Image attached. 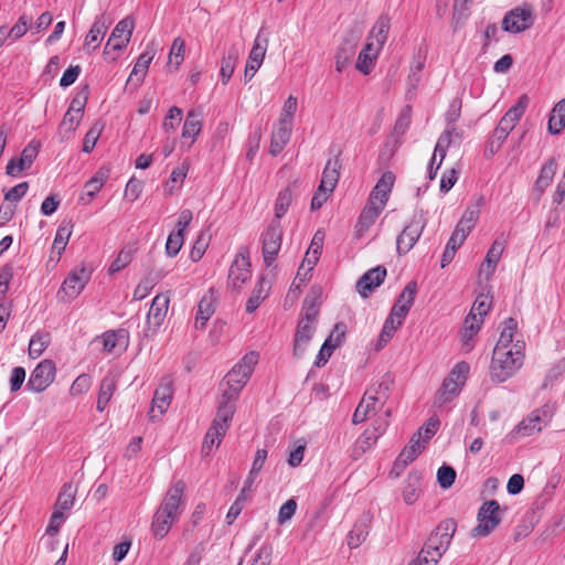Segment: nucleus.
Instances as JSON below:
<instances>
[{
    "mask_svg": "<svg viewBox=\"0 0 565 565\" xmlns=\"http://www.w3.org/2000/svg\"><path fill=\"white\" fill-rule=\"evenodd\" d=\"M386 277V268L383 266H376L367 270L356 282L358 291L361 296L367 297V295L379 287Z\"/></svg>",
    "mask_w": 565,
    "mask_h": 565,
    "instance_id": "7c9ffc66",
    "label": "nucleus"
},
{
    "mask_svg": "<svg viewBox=\"0 0 565 565\" xmlns=\"http://www.w3.org/2000/svg\"><path fill=\"white\" fill-rule=\"evenodd\" d=\"M316 236L317 235L313 236L311 245L309 246L294 279L292 286H295L296 289H301L312 278V271L318 264V245H316L315 242Z\"/></svg>",
    "mask_w": 565,
    "mask_h": 565,
    "instance_id": "6ab92c4d",
    "label": "nucleus"
},
{
    "mask_svg": "<svg viewBox=\"0 0 565 565\" xmlns=\"http://www.w3.org/2000/svg\"><path fill=\"white\" fill-rule=\"evenodd\" d=\"M92 386V377L88 374L78 375L70 387V395L72 397H77L86 394Z\"/></svg>",
    "mask_w": 565,
    "mask_h": 565,
    "instance_id": "774afa93",
    "label": "nucleus"
},
{
    "mask_svg": "<svg viewBox=\"0 0 565 565\" xmlns=\"http://www.w3.org/2000/svg\"><path fill=\"white\" fill-rule=\"evenodd\" d=\"M102 342L105 352H121L128 345V334L124 330L108 331L103 334Z\"/></svg>",
    "mask_w": 565,
    "mask_h": 565,
    "instance_id": "58836bf2",
    "label": "nucleus"
},
{
    "mask_svg": "<svg viewBox=\"0 0 565 565\" xmlns=\"http://www.w3.org/2000/svg\"><path fill=\"white\" fill-rule=\"evenodd\" d=\"M551 420V415L546 409L539 408L531 412L518 426L511 431L513 438L530 437L539 434Z\"/></svg>",
    "mask_w": 565,
    "mask_h": 565,
    "instance_id": "9b49d317",
    "label": "nucleus"
},
{
    "mask_svg": "<svg viewBox=\"0 0 565 565\" xmlns=\"http://www.w3.org/2000/svg\"><path fill=\"white\" fill-rule=\"evenodd\" d=\"M182 120L181 108L173 106L169 109L163 124L162 129L167 135L173 134Z\"/></svg>",
    "mask_w": 565,
    "mask_h": 565,
    "instance_id": "69168bd1",
    "label": "nucleus"
},
{
    "mask_svg": "<svg viewBox=\"0 0 565 565\" xmlns=\"http://www.w3.org/2000/svg\"><path fill=\"white\" fill-rule=\"evenodd\" d=\"M318 294L311 290L305 298L294 343V353L301 356L313 339L318 324Z\"/></svg>",
    "mask_w": 565,
    "mask_h": 565,
    "instance_id": "7ed1b4c3",
    "label": "nucleus"
},
{
    "mask_svg": "<svg viewBox=\"0 0 565 565\" xmlns=\"http://www.w3.org/2000/svg\"><path fill=\"white\" fill-rule=\"evenodd\" d=\"M268 43V34L266 33L265 29L262 28L254 40L253 47L246 62L244 74L245 82L250 81L258 68L262 66L267 52Z\"/></svg>",
    "mask_w": 565,
    "mask_h": 565,
    "instance_id": "f8f14e48",
    "label": "nucleus"
},
{
    "mask_svg": "<svg viewBox=\"0 0 565 565\" xmlns=\"http://www.w3.org/2000/svg\"><path fill=\"white\" fill-rule=\"evenodd\" d=\"M483 319L468 315L460 331V348L463 353H469L476 344V337L481 329Z\"/></svg>",
    "mask_w": 565,
    "mask_h": 565,
    "instance_id": "5701e85b",
    "label": "nucleus"
},
{
    "mask_svg": "<svg viewBox=\"0 0 565 565\" xmlns=\"http://www.w3.org/2000/svg\"><path fill=\"white\" fill-rule=\"evenodd\" d=\"M518 322L513 318L504 320L499 340L494 349L514 350L516 344H522V351H525V342L522 339H515Z\"/></svg>",
    "mask_w": 565,
    "mask_h": 565,
    "instance_id": "473e14b6",
    "label": "nucleus"
},
{
    "mask_svg": "<svg viewBox=\"0 0 565 565\" xmlns=\"http://www.w3.org/2000/svg\"><path fill=\"white\" fill-rule=\"evenodd\" d=\"M185 42L182 38L178 36L173 40L170 52L168 65H173L178 68L184 60Z\"/></svg>",
    "mask_w": 565,
    "mask_h": 565,
    "instance_id": "680f3d73",
    "label": "nucleus"
},
{
    "mask_svg": "<svg viewBox=\"0 0 565 565\" xmlns=\"http://www.w3.org/2000/svg\"><path fill=\"white\" fill-rule=\"evenodd\" d=\"M530 99L527 95H522L518 103L513 105L505 115L499 121V127H502L508 132H511L515 125L519 122L521 117L523 116L525 109L527 108Z\"/></svg>",
    "mask_w": 565,
    "mask_h": 565,
    "instance_id": "f704fd0d",
    "label": "nucleus"
},
{
    "mask_svg": "<svg viewBox=\"0 0 565 565\" xmlns=\"http://www.w3.org/2000/svg\"><path fill=\"white\" fill-rule=\"evenodd\" d=\"M390 29V17L387 14L380 15L370 30L366 43H372L373 47L381 52L388 39Z\"/></svg>",
    "mask_w": 565,
    "mask_h": 565,
    "instance_id": "2f4dec72",
    "label": "nucleus"
},
{
    "mask_svg": "<svg viewBox=\"0 0 565 565\" xmlns=\"http://www.w3.org/2000/svg\"><path fill=\"white\" fill-rule=\"evenodd\" d=\"M172 386L170 383H161L154 391L149 411L150 420L159 419L170 406L172 399Z\"/></svg>",
    "mask_w": 565,
    "mask_h": 565,
    "instance_id": "4be33fe9",
    "label": "nucleus"
},
{
    "mask_svg": "<svg viewBox=\"0 0 565 565\" xmlns=\"http://www.w3.org/2000/svg\"><path fill=\"white\" fill-rule=\"evenodd\" d=\"M231 394L222 392L221 399L217 406L216 417L213 423L220 424L227 431L230 423L235 413V402L238 397H230Z\"/></svg>",
    "mask_w": 565,
    "mask_h": 565,
    "instance_id": "c9c22d12",
    "label": "nucleus"
},
{
    "mask_svg": "<svg viewBox=\"0 0 565 565\" xmlns=\"http://www.w3.org/2000/svg\"><path fill=\"white\" fill-rule=\"evenodd\" d=\"M367 533V525L365 522L355 523L347 537L349 547H359L365 541Z\"/></svg>",
    "mask_w": 565,
    "mask_h": 565,
    "instance_id": "052dcab7",
    "label": "nucleus"
},
{
    "mask_svg": "<svg viewBox=\"0 0 565 565\" xmlns=\"http://www.w3.org/2000/svg\"><path fill=\"white\" fill-rule=\"evenodd\" d=\"M119 374L118 372H109L100 382L96 408L103 412L109 403L111 396L117 388Z\"/></svg>",
    "mask_w": 565,
    "mask_h": 565,
    "instance_id": "4c0bfd02",
    "label": "nucleus"
},
{
    "mask_svg": "<svg viewBox=\"0 0 565 565\" xmlns=\"http://www.w3.org/2000/svg\"><path fill=\"white\" fill-rule=\"evenodd\" d=\"M185 483L178 480L168 490L153 518L152 531L156 537L163 539L172 524L179 519Z\"/></svg>",
    "mask_w": 565,
    "mask_h": 565,
    "instance_id": "f03ea898",
    "label": "nucleus"
},
{
    "mask_svg": "<svg viewBox=\"0 0 565 565\" xmlns=\"http://www.w3.org/2000/svg\"><path fill=\"white\" fill-rule=\"evenodd\" d=\"M426 224L427 217L425 212L423 210L416 211L409 223L397 236L396 248L398 254H406L414 247L423 234Z\"/></svg>",
    "mask_w": 565,
    "mask_h": 565,
    "instance_id": "6e6552de",
    "label": "nucleus"
},
{
    "mask_svg": "<svg viewBox=\"0 0 565 565\" xmlns=\"http://www.w3.org/2000/svg\"><path fill=\"white\" fill-rule=\"evenodd\" d=\"M470 372L469 363L458 362L444 380L435 397V405L443 407L454 401L461 392Z\"/></svg>",
    "mask_w": 565,
    "mask_h": 565,
    "instance_id": "423d86ee",
    "label": "nucleus"
},
{
    "mask_svg": "<svg viewBox=\"0 0 565 565\" xmlns=\"http://www.w3.org/2000/svg\"><path fill=\"white\" fill-rule=\"evenodd\" d=\"M110 23H111V21L104 14L96 18V20L94 21V23L90 26V30L88 31V33L85 36L84 50L87 53L95 51L99 46Z\"/></svg>",
    "mask_w": 565,
    "mask_h": 565,
    "instance_id": "a878e982",
    "label": "nucleus"
},
{
    "mask_svg": "<svg viewBox=\"0 0 565 565\" xmlns=\"http://www.w3.org/2000/svg\"><path fill=\"white\" fill-rule=\"evenodd\" d=\"M138 250V247L136 243H129L125 245L116 256V258L113 260L108 268L109 275H114L124 268H126L134 259L136 253Z\"/></svg>",
    "mask_w": 565,
    "mask_h": 565,
    "instance_id": "79ce46f5",
    "label": "nucleus"
},
{
    "mask_svg": "<svg viewBox=\"0 0 565 565\" xmlns=\"http://www.w3.org/2000/svg\"><path fill=\"white\" fill-rule=\"evenodd\" d=\"M202 113L198 109H192L188 113L185 121L182 127L181 137L184 141L190 140L186 145V149L191 148L195 142L198 136L202 130ZM185 142L182 143V148Z\"/></svg>",
    "mask_w": 565,
    "mask_h": 565,
    "instance_id": "c756f323",
    "label": "nucleus"
},
{
    "mask_svg": "<svg viewBox=\"0 0 565 565\" xmlns=\"http://www.w3.org/2000/svg\"><path fill=\"white\" fill-rule=\"evenodd\" d=\"M55 374L54 362L47 359L43 360L32 371L26 387L34 393H41L54 382Z\"/></svg>",
    "mask_w": 565,
    "mask_h": 565,
    "instance_id": "ddd939ff",
    "label": "nucleus"
},
{
    "mask_svg": "<svg viewBox=\"0 0 565 565\" xmlns=\"http://www.w3.org/2000/svg\"><path fill=\"white\" fill-rule=\"evenodd\" d=\"M478 524L471 531L473 537L488 536L501 522L502 511L497 500L486 501L478 512Z\"/></svg>",
    "mask_w": 565,
    "mask_h": 565,
    "instance_id": "0eeeda50",
    "label": "nucleus"
},
{
    "mask_svg": "<svg viewBox=\"0 0 565 565\" xmlns=\"http://www.w3.org/2000/svg\"><path fill=\"white\" fill-rule=\"evenodd\" d=\"M72 228L73 225L71 224V222H63L56 231L52 246V253H56L57 259H60L68 243V239L72 235Z\"/></svg>",
    "mask_w": 565,
    "mask_h": 565,
    "instance_id": "49530a36",
    "label": "nucleus"
},
{
    "mask_svg": "<svg viewBox=\"0 0 565 565\" xmlns=\"http://www.w3.org/2000/svg\"><path fill=\"white\" fill-rule=\"evenodd\" d=\"M557 163L554 158H551L542 167L539 178L535 182V189L542 193L553 181V178L556 173Z\"/></svg>",
    "mask_w": 565,
    "mask_h": 565,
    "instance_id": "09e8293b",
    "label": "nucleus"
},
{
    "mask_svg": "<svg viewBox=\"0 0 565 565\" xmlns=\"http://www.w3.org/2000/svg\"><path fill=\"white\" fill-rule=\"evenodd\" d=\"M75 500V489L72 483H65L57 497L55 503V510H60L63 512L64 510H70L74 505Z\"/></svg>",
    "mask_w": 565,
    "mask_h": 565,
    "instance_id": "5fc2aeb1",
    "label": "nucleus"
},
{
    "mask_svg": "<svg viewBox=\"0 0 565 565\" xmlns=\"http://www.w3.org/2000/svg\"><path fill=\"white\" fill-rule=\"evenodd\" d=\"M420 438H422L420 430H418L411 437L408 445L405 446L404 449L398 455V457L394 463L395 468H399V467L404 468L417 458V456L425 448V443H420Z\"/></svg>",
    "mask_w": 565,
    "mask_h": 565,
    "instance_id": "72a5a7b5",
    "label": "nucleus"
},
{
    "mask_svg": "<svg viewBox=\"0 0 565 565\" xmlns=\"http://www.w3.org/2000/svg\"><path fill=\"white\" fill-rule=\"evenodd\" d=\"M105 128V124L100 120H97L93 124L89 130L86 132L84 142H83V151L89 153L96 146L103 130Z\"/></svg>",
    "mask_w": 565,
    "mask_h": 565,
    "instance_id": "4d7b16f0",
    "label": "nucleus"
},
{
    "mask_svg": "<svg viewBox=\"0 0 565 565\" xmlns=\"http://www.w3.org/2000/svg\"><path fill=\"white\" fill-rule=\"evenodd\" d=\"M443 554L437 550H431L429 543H425L417 557L409 565H437Z\"/></svg>",
    "mask_w": 565,
    "mask_h": 565,
    "instance_id": "603ef678",
    "label": "nucleus"
},
{
    "mask_svg": "<svg viewBox=\"0 0 565 565\" xmlns=\"http://www.w3.org/2000/svg\"><path fill=\"white\" fill-rule=\"evenodd\" d=\"M456 529V521L454 519H446L438 524L426 542L429 543L433 551L437 550L444 555L450 546Z\"/></svg>",
    "mask_w": 565,
    "mask_h": 565,
    "instance_id": "dca6fc26",
    "label": "nucleus"
},
{
    "mask_svg": "<svg viewBox=\"0 0 565 565\" xmlns=\"http://www.w3.org/2000/svg\"><path fill=\"white\" fill-rule=\"evenodd\" d=\"M189 170V164L183 162L181 166L173 169L169 181L166 184V191L168 194H172L174 189H177L184 181L186 173Z\"/></svg>",
    "mask_w": 565,
    "mask_h": 565,
    "instance_id": "0e129e2a",
    "label": "nucleus"
},
{
    "mask_svg": "<svg viewBox=\"0 0 565 565\" xmlns=\"http://www.w3.org/2000/svg\"><path fill=\"white\" fill-rule=\"evenodd\" d=\"M524 358L522 344H516L514 350L494 349L490 364L491 380L497 383L505 382L522 367Z\"/></svg>",
    "mask_w": 565,
    "mask_h": 565,
    "instance_id": "20e7f679",
    "label": "nucleus"
},
{
    "mask_svg": "<svg viewBox=\"0 0 565 565\" xmlns=\"http://www.w3.org/2000/svg\"><path fill=\"white\" fill-rule=\"evenodd\" d=\"M394 181L395 175L392 172H385L371 192L367 202L384 210Z\"/></svg>",
    "mask_w": 565,
    "mask_h": 565,
    "instance_id": "393cba45",
    "label": "nucleus"
},
{
    "mask_svg": "<svg viewBox=\"0 0 565 565\" xmlns=\"http://www.w3.org/2000/svg\"><path fill=\"white\" fill-rule=\"evenodd\" d=\"M282 241L280 222L273 221L263 235V255L267 265H271L278 255Z\"/></svg>",
    "mask_w": 565,
    "mask_h": 565,
    "instance_id": "f3484780",
    "label": "nucleus"
},
{
    "mask_svg": "<svg viewBox=\"0 0 565 565\" xmlns=\"http://www.w3.org/2000/svg\"><path fill=\"white\" fill-rule=\"evenodd\" d=\"M455 129L454 128H447L438 138L437 140V143H436V147H435V151H434V154H433V163L436 162V160L438 159V163H437V169L440 168L445 157H446V153H447V149L448 147L450 146L451 143V138H452V134H454Z\"/></svg>",
    "mask_w": 565,
    "mask_h": 565,
    "instance_id": "8fccbe9b",
    "label": "nucleus"
},
{
    "mask_svg": "<svg viewBox=\"0 0 565 565\" xmlns=\"http://www.w3.org/2000/svg\"><path fill=\"white\" fill-rule=\"evenodd\" d=\"M157 54V45L152 41L150 42L146 51L138 57L131 73L129 76V81H136L138 84L142 82L143 77L146 76L147 70L153 60V57Z\"/></svg>",
    "mask_w": 565,
    "mask_h": 565,
    "instance_id": "e433bc0d",
    "label": "nucleus"
},
{
    "mask_svg": "<svg viewBox=\"0 0 565 565\" xmlns=\"http://www.w3.org/2000/svg\"><path fill=\"white\" fill-rule=\"evenodd\" d=\"M270 287V280L265 277H260L258 279L246 302L247 312L252 313L260 306V303L268 297Z\"/></svg>",
    "mask_w": 565,
    "mask_h": 565,
    "instance_id": "ea45409f",
    "label": "nucleus"
},
{
    "mask_svg": "<svg viewBox=\"0 0 565 565\" xmlns=\"http://www.w3.org/2000/svg\"><path fill=\"white\" fill-rule=\"evenodd\" d=\"M49 333H36L34 334L29 343V355L32 359H38L50 344Z\"/></svg>",
    "mask_w": 565,
    "mask_h": 565,
    "instance_id": "bf43d9fd",
    "label": "nucleus"
},
{
    "mask_svg": "<svg viewBox=\"0 0 565 565\" xmlns=\"http://www.w3.org/2000/svg\"><path fill=\"white\" fill-rule=\"evenodd\" d=\"M135 28V21L131 18H125L120 20L114 30L111 31V34L105 45L104 54L108 55L110 54V51H121L124 50L128 43L130 42V39L132 36Z\"/></svg>",
    "mask_w": 565,
    "mask_h": 565,
    "instance_id": "2eb2a0df",
    "label": "nucleus"
},
{
    "mask_svg": "<svg viewBox=\"0 0 565 565\" xmlns=\"http://www.w3.org/2000/svg\"><path fill=\"white\" fill-rule=\"evenodd\" d=\"M382 211L383 209H380L379 206L373 205L369 202L365 204L354 227L355 238L361 239L366 235V233L374 225L375 221L377 220Z\"/></svg>",
    "mask_w": 565,
    "mask_h": 565,
    "instance_id": "c85d7f7f",
    "label": "nucleus"
},
{
    "mask_svg": "<svg viewBox=\"0 0 565 565\" xmlns=\"http://www.w3.org/2000/svg\"><path fill=\"white\" fill-rule=\"evenodd\" d=\"M347 327L344 323H337L323 344L320 347V364H326L333 351L342 345L345 338Z\"/></svg>",
    "mask_w": 565,
    "mask_h": 565,
    "instance_id": "bb28decb",
    "label": "nucleus"
},
{
    "mask_svg": "<svg viewBox=\"0 0 565 565\" xmlns=\"http://www.w3.org/2000/svg\"><path fill=\"white\" fill-rule=\"evenodd\" d=\"M292 124L278 120L271 131L269 152L273 156L279 154L288 143L291 135Z\"/></svg>",
    "mask_w": 565,
    "mask_h": 565,
    "instance_id": "cd10ccee",
    "label": "nucleus"
},
{
    "mask_svg": "<svg viewBox=\"0 0 565 565\" xmlns=\"http://www.w3.org/2000/svg\"><path fill=\"white\" fill-rule=\"evenodd\" d=\"M504 250V241L495 239L490 249L488 250L484 259V264L482 265L480 273H486V278L489 279L494 270L495 267L502 256V253Z\"/></svg>",
    "mask_w": 565,
    "mask_h": 565,
    "instance_id": "a19ab883",
    "label": "nucleus"
},
{
    "mask_svg": "<svg viewBox=\"0 0 565 565\" xmlns=\"http://www.w3.org/2000/svg\"><path fill=\"white\" fill-rule=\"evenodd\" d=\"M483 204L484 198L482 195L478 196L475 203L466 209L465 213L460 218V222H462L463 225H468L473 228L476 223L478 222L480 211Z\"/></svg>",
    "mask_w": 565,
    "mask_h": 565,
    "instance_id": "13d9d810",
    "label": "nucleus"
},
{
    "mask_svg": "<svg viewBox=\"0 0 565 565\" xmlns=\"http://www.w3.org/2000/svg\"><path fill=\"white\" fill-rule=\"evenodd\" d=\"M403 324V322H397L395 318L388 315L386 318L382 331L380 333L377 343H376V350H381L384 348L388 341L393 338L396 330Z\"/></svg>",
    "mask_w": 565,
    "mask_h": 565,
    "instance_id": "864d4df0",
    "label": "nucleus"
},
{
    "mask_svg": "<svg viewBox=\"0 0 565 565\" xmlns=\"http://www.w3.org/2000/svg\"><path fill=\"white\" fill-rule=\"evenodd\" d=\"M237 58L238 51L236 49H231L227 55L222 58L220 75L224 84L232 77Z\"/></svg>",
    "mask_w": 565,
    "mask_h": 565,
    "instance_id": "6e6d98bb",
    "label": "nucleus"
},
{
    "mask_svg": "<svg viewBox=\"0 0 565 565\" xmlns=\"http://www.w3.org/2000/svg\"><path fill=\"white\" fill-rule=\"evenodd\" d=\"M107 180V174L103 171H98L95 177L88 180L84 186V194L79 200L84 203H90L95 195L102 190Z\"/></svg>",
    "mask_w": 565,
    "mask_h": 565,
    "instance_id": "a18cd8bd",
    "label": "nucleus"
},
{
    "mask_svg": "<svg viewBox=\"0 0 565 565\" xmlns=\"http://www.w3.org/2000/svg\"><path fill=\"white\" fill-rule=\"evenodd\" d=\"M380 436L376 433L370 428L365 429L364 433L355 441L354 454L361 455L371 449L376 444Z\"/></svg>",
    "mask_w": 565,
    "mask_h": 565,
    "instance_id": "e2e57ef3",
    "label": "nucleus"
},
{
    "mask_svg": "<svg viewBox=\"0 0 565 565\" xmlns=\"http://www.w3.org/2000/svg\"><path fill=\"white\" fill-rule=\"evenodd\" d=\"M170 299L167 295H158L153 298L147 315L148 328L157 331L167 316Z\"/></svg>",
    "mask_w": 565,
    "mask_h": 565,
    "instance_id": "b1692460",
    "label": "nucleus"
},
{
    "mask_svg": "<svg viewBox=\"0 0 565 565\" xmlns=\"http://www.w3.org/2000/svg\"><path fill=\"white\" fill-rule=\"evenodd\" d=\"M417 294V284L415 281H409L396 299L394 305H399L401 307L407 308L411 310L415 297Z\"/></svg>",
    "mask_w": 565,
    "mask_h": 565,
    "instance_id": "338daca9",
    "label": "nucleus"
},
{
    "mask_svg": "<svg viewBox=\"0 0 565 565\" xmlns=\"http://www.w3.org/2000/svg\"><path fill=\"white\" fill-rule=\"evenodd\" d=\"M380 54V51L373 47L372 43H365L363 50L358 56L355 67L358 71L367 75L373 70L374 63Z\"/></svg>",
    "mask_w": 565,
    "mask_h": 565,
    "instance_id": "37998d69",
    "label": "nucleus"
},
{
    "mask_svg": "<svg viewBox=\"0 0 565 565\" xmlns=\"http://www.w3.org/2000/svg\"><path fill=\"white\" fill-rule=\"evenodd\" d=\"M331 152L333 156L327 160L322 179L320 180V205L322 204V201H327L330 198L340 178L341 163L339 156L341 150L339 148H333Z\"/></svg>",
    "mask_w": 565,
    "mask_h": 565,
    "instance_id": "9d476101",
    "label": "nucleus"
},
{
    "mask_svg": "<svg viewBox=\"0 0 565 565\" xmlns=\"http://www.w3.org/2000/svg\"><path fill=\"white\" fill-rule=\"evenodd\" d=\"M393 379L384 374L379 382L366 390L352 416L353 424H360L383 412L390 397Z\"/></svg>",
    "mask_w": 565,
    "mask_h": 565,
    "instance_id": "f257e3e1",
    "label": "nucleus"
},
{
    "mask_svg": "<svg viewBox=\"0 0 565 565\" xmlns=\"http://www.w3.org/2000/svg\"><path fill=\"white\" fill-rule=\"evenodd\" d=\"M250 278V263L248 253L245 249H241L231 267L228 273V281L234 289L239 290L243 285Z\"/></svg>",
    "mask_w": 565,
    "mask_h": 565,
    "instance_id": "a211bd4d",
    "label": "nucleus"
},
{
    "mask_svg": "<svg viewBox=\"0 0 565 565\" xmlns=\"http://www.w3.org/2000/svg\"><path fill=\"white\" fill-rule=\"evenodd\" d=\"M535 21L534 9L530 4H523L508 11L502 20L503 31L512 34L529 30Z\"/></svg>",
    "mask_w": 565,
    "mask_h": 565,
    "instance_id": "1a4fd4ad",
    "label": "nucleus"
},
{
    "mask_svg": "<svg viewBox=\"0 0 565 565\" xmlns=\"http://www.w3.org/2000/svg\"><path fill=\"white\" fill-rule=\"evenodd\" d=\"M565 127V98L558 102L548 119V131L552 135L559 134Z\"/></svg>",
    "mask_w": 565,
    "mask_h": 565,
    "instance_id": "de8ad7c7",
    "label": "nucleus"
},
{
    "mask_svg": "<svg viewBox=\"0 0 565 565\" xmlns=\"http://www.w3.org/2000/svg\"><path fill=\"white\" fill-rule=\"evenodd\" d=\"M217 292L213 288L207 289L201 297L194 319L195 329H204L206 322L211 319L216 310Z\"/></svg>",
    "mask_w": 565,
    "mask_h": 565,
    "instance_id": "aec40b11",
    "label": "nucleus"
},
{
    "mask_svg": "<svg viewBox=\"0 0 565 565\" xmlns=\"http://www.w3.org/2000/svg\"><path fill=\"white\" fill-rule=\"evenodd\" d=\"M89 279L90 271L87 268H75L63 281L62 287L58 290V297L63 300L75 299L83 291Z\"/></svg>",
    "mask_w": 565,
    "mask_h": 565,
    "instance_id": "4468645a",
    "label": "nucleus"
},
{
    "mask_svg": "<svg viewBox=\"0 0 565 565\" xmlns=\"http://www.w3.org/2000/svg\"><path fill=\"white\" fill-rule=\"evenodd\" d=\"M41 148L40 141L32 140L26 147L22 150L19 159H11L7 164V173L9 175L15 177L21 171L29 169L35 158L39 154Z\"/></svg>",
    "mask_w": 565,
    "mask_h": 565,
    "instance_id": "412c9836",
    "label": "nucleus"
},
{
    "mask_svg": "<svg viewBox=\"0 0 565 565\" xmlns=\"http://www.w3.org/2000/svg\"><path fill=\"white\" fill-rule=\"evenodd\" d=\"M226 431L224 430V427H222L217 423H212L211 427L209 428L203 446H202V452L204 456H209L213 449V447H218L223 437L225 436Z\"/></svg>",
    "mask_w": 565,
    "mask_h": 565,
    "instance_id": "c03bdc74",
    "label": "nucleus"
},
{
    "mask_svg": "<svg viewBox=\"0 0 565 565\" xmlns=\"http://www.w3.org/2000/svg\"><path fill=\"white\" fill-rule=\"evenodd\" d=\"M420 478L416 473L408 475L403 489V499L405 503L413 504L420 494Z\"/></svg>",
    "mask_w": 565,
    "mask_h": 565,
    "instance_id": "3c124183",
    "label": "nucleus"
},
{
    "mask_svg": "<svg viewBox=\"0 0 565 565\" xmlns=\"http://www.w3.org/2000/svg\"><path fill=\"white\" fill-rule=\"evenodd\" d=\"M258 353L254 351L246 353L226 374L222 383V392L231 394L230 397H238L241 390L246 385L258 363Z\"/></svg>",
    "mask_w": 565,
    "mask_h": 565,
    "instance_id": "39448f33",
    "label": "nucleus"
}]
</instances>
